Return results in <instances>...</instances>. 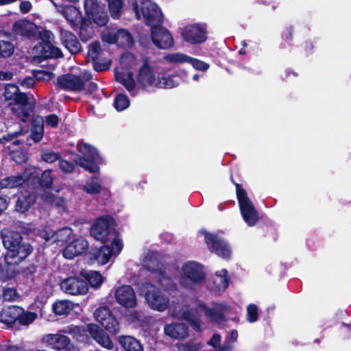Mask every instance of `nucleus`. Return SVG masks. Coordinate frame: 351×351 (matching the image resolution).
Segmentation results:
<instances>
[{"instance_id":"nucleus-49","label":"nucleus","mask_w":351,"mask_h":351,"mask_svg":"<svg viewBox=\"0 0 351 351\" xmlns=\"http://www.w3.org/2000/svg\"><path fill=\"white\" fill-rule=\"evenodd\" d=\"M101 51L100 43L97 41L91 43L88 47V56L93 60H96Z\"/></svg>"},{"instance_id":"nucleus-11","label":"nucleus","mask_w":351,"mask_h":351,"mask_svg":"<svg viewBox=\"0 0 351 351\" xmlns=\"http://www.w3.org/2000/svg\"><path fill=\"white\" fill-rule=\"evenodd\" d=\"M84 9L88 19L98 26H104L108 22L105 6L98 0H84Z\"/></svg>"},{"instance_id":"nucleus-63","label":"nucleus","mask_w":351,"mask_h":351,"mask_svg":"<svg viewBox=\"0 0 351 351\" xmlns=\"http://www.w3.org/2000/svg\"><path fill=\"white\" fill-rule=\"evenodd\" d=\"M19 134H21V132H15V133H12V134L4 136L3 138H0V144H5L6 142H9L12 140H14V138Z\"/></svg>"},{"instance_id":"nucleus-14","label":"nucleus","mask_w":351,"mask_h":351,"mask_svg":"<svg viewBox=\"0 0 351 351\" xmlns=\"http://www.w3.org/2000/svg\"><path fill=\"white\" fill-rule=\"evenodd\" d=\"M204 234H205V242L210 252L223 258H230L232 250L225 240L213 234L206 232H204Z\"/></svg>"},{"instance_id":"nucleus-33","label":"nucleus","mask_w":351,"mask_h":351,"mask_svg":"<svg viewBox=\"0 0 351 351\" xmlns=\"http://www.w3.org/2000/svg\"><path fill=\"white\" fill-rule=\"evenodd\" d=\"M21 312V308L10 306L0 312V322L7 326L14 324Z\"/></svg>"},{"instance_id":"nucleus-19","label":"nucleus","mask_w":351,"mask_h":351,"mask_svg":"<svg viewBox=\"0 0 351 351\" xmlns=\"http://www.w3.org/2000/svg\"><path fill=\"white\" fill-rule=\"evenodd\" d=\"M73 234V230L68 227L62 228L56 232L50 228H45L39 232V235L46 242L50 243H61L66 241Z\"/></svg>"},{"instance_id":"nucleus-10","label":"nucleus","mask_w":351,"mask_h":351,"mask_svg":"<svg viewBox=\"0 0 351 351\" xmlns=\"http://www.w3.org/2000/svg\"><path fill=\"white\" fill-rule=\"evenodd\" d=\"M143 265L148 269L153 271L152 277L156 279L165 291L170 293L177 291L178 286L176 283L167 274L166 271L158 267V263L156 258L152 260L151 258L146 257Z\"/></svg>"},{"instance_id":"nucleus-39","label":"nucleus","mask_w":351,"mask_h":351,"mask_svg":"<svg viewBox=\"0 0 351 351\" xmlns=\"http://www.w3.org/2000/svg\"><path fill=\"white\" fill-rule=\"evenodd\" d=\"M108 3V11L114 19H119L123 10L124 0H105Z\"/></svg>"},{"instance_id":"nucleus-5","label":"nucleus","mask_w":351,"mask_h":351,"mask_svg":"<svg viewBox=\"0 0 351 351\" xmlns=\"http://www.w3.org/2000/svg\"><path fill=\"white\" fill-rule=\"evenodd\" d=\"M205 278L203 267L197 262L184 263L180 269V285L187 289H193Z\"/></svg>"},{"instance_id":"nucleus-51","label":"nucleus","mask_w":351,"mask_h":351,"mask_svg":"<svg viewBox=\"0 0 351 351\" xmlns=\"http://www.w3.org/2000/svg\"><path fill=\"white\" fill-rule=\"evenodd\" d=\"M51 170H45L41 175L40 184L44 188H51L53 184V178L51 176Z\"/></svg>"},{"instance_id":"nucleus-50","label":"nucleus","mask_w":351,"mask_h":351,"mask_svg":"<svg viewBox=\"0 0 351 351\" xmlns=\"http://www.w3.org/2000/svg\"><path fill=\"white\" fill-rule=\"evenodd\" d=\"M14 52L13 45L8 41L0 40V55L3 57H8Z\"/></svg>"},{"instance_id":"nucleus-13","label":"nucleus","mask_w":351,"mask_h":351,"mask_svg":"<svg viewBox=\"0 0 351 351\" xmlns=\"http://www.w3.org/2000/svg\"><path fill=\"white\" fill-rule=\"evenodd\" d=\"M79 152L83 155L75 160V162L91 173L98 171V166L93 162L99 157L97 150L86 143L79 145Z\"/></svg>"},{"instance_id":"nucleus-9","label":"nucleus","mask_w":351,"mask_h":351,"mask_svg":"<svg viewBox=\"0 0 351 351\" xmlns=\"http://www.w3.org/2000/svg\"><path fill=\"white\" fill-rule=\"evenodd\" d=\"M112 219L109 217L99 218L90 229V234L96 240L106 242L119 237L112 228Z\"/></svg>"},{"instance_id":"nucleus-18","label":"nucleus","mask_w":351,"mask_h":351,"mask_svg":"<svg viewBox=\"0 0 351 351\" xmlns=\"http://www.w3.org/2000/svg\"><path fill=\"white\" fill-rule=\"evenodd\" d=\"M36 168L33 166L27 167L22 174L12 176L0 180V189H13L21 186L25 181L33 176Z\"/></svg>"},{"instance_id":"nucleus-34","label":"nucleus","mask_w":351,"mask_h":351,"mask_svg":"<svg viewBox=\"0 0 351 351\" xmlns=\"http://www.w3.org/2000/svg\"><path fill=\"white\" fill-rule=\"evenodd\" d=\"M115 78L117 81L122 84L132 95H135L137 93V90L135 88L136 84L133 79V75L131 72L117 71L115 73Z\"/></svg>"},{"instance_id":"nucleus-46","label":"nucleus","mask_w":351,"mask_h":351,"mask_svg":"<svg viewBox=\"0 0 351 351\" xmlns=\"http://www.w3.org/2000/svg\"><path fill=\"white\" fill-rule=\"evenodd\" d=\"M41 158L45 162L51 163L56 160L59 161L60 156L52 150L43 149L41 153Z\"/></svg>"},{"instance_id":"nucleus-3","label":"nucleus","mask_w":351,"mask_h":351,"mask_svg":"<svg viewBox=\"0 0 351 351\" xmlns=\"http://www.w3.org/2000/svg\"><path fill=\"white\" fill-rule=\"evenodd\" d=\"M137 82L143 88H171L179 84L178 77L176 76L158 75L151 65L145 61L141 66L137 75Z\"/></svg>"},{"instance_id":"nucleus-20","label":"nucleus","mask_w":351,"mask_h":351,"mask_svg":"<svg viewBox=\"0 0 351 351\" xmlns=\"http://www.w3.org/2000/svg\"><path fill=\"white\" fill-rule=\"evenodd\" d=\"M151 34L152 42L158 48L168 49L173 45L172 36L161 25L152 27Z\"/></svg>"},{"instance_id":"nucleus-62","label":"nucleus","mask_w":351,"mask_h":351,"mask_svg":"<svg viewBox=\"0 0 351 351\" xmlns=\"http://www.w3.org/2000/svg\"><path fill=\"white\" fill-rule=\"evenodd\" d=\"M19 8L21 12L27 13L32 9V3L28 1H23L20 3Z\"/></svg>"},{"instance_id":"nucleus-32","label":"nucleus","mask_w":351,"mask_h":351,"mask_svg":"<svg viewBox=\"0 0 351 351\" xmlns=\"http://www.w3.org/2000/svg\"><path fill=\"white\" fill-rule=\"evenodd\" d=\"M22 96L27 95L25 93H21L19 88L16 85L12 84L5 85L3 97L4 101L8 102L10 106L19 101V98L22 97Z\"/></svg>"},{"instance_id":"nucleus-22","label":"nucleus","mask_w":351,"mask_h":351,"mask_svg":"<svg viewBox=\"0 0 351 351\" xmlns=\"http://www.w3.org/2000/svg\"><path fill=\"white\" fill-rule=\"evenodd\" d=\"M61 289L69 294L83 295L88 291V285L85 280L77 278H68L60 283Z\"/></svg>"},{"instance_id":"nucleus-59","label":"nucleus","mask_w":351,"mask_h":351,"mask_svg":"<svg viewBox=\"0 0 351 351\" xmlns=\"http://www.w3.org/2000/svg\"><path fill=\"white\" fill-rule=\"evenodd\" d=\"M200 348L199 343H182L178 347L180 351H198Z\"/></svg>"},{"instance_id":"nucleus-55","label":"nucleus","mask_w":351,"mask_h":351,"mask_svg":"<svg viewBox=\"0 0 351 351\" xmlns=\"http://www.w3.org/2000/svg\"><path fill=\"white\" fill-rule=\"evenodd\" d=\"M247 320L249 322L253 323L258 319V308L254 304H251L247 306Z\"/></svg>"},{"instance_id":"nucleus-48","label":"nucleus","mask_w":351,"mask_h":351,"mask_svg":"<svg viewBox=\"0 0 351 351\" xmlns=\"http://www.w3.org/2000/svg\"><path fill=\"white\" fill-rule=\"evenodd\" d=\"M1 297L4 301L14 302L19 298V294L14 288L6 287L3 289Z\"/></svg>"},{"instance_id":"nucleus-6","label":"nucleus","mask_w":351,"mask_h":351,"mask_svg":"<svg viewBox=\"0 0 351 351\" xmlns=\"http://www.w3.org/2000/svg\"><path fill=\"white\" fill-rule=\"evenodd\" d=\"M133 9L136 18L138 19L143 18L145 23L151 27L162 23L163 19L160 10L156 4L149 0L141 1L140 7L135 3L133 5Z\"/></svg>"},{"instance_id":"nucleus-64","label":"nucleus","mask_w":351,"mask_h":351,"mask_svg":"<svg viewBox=\"0 0 351 351\" xmlns=\"http://www.w3.org/2000/svg\"><path fill=\"white\" fill-rule=\"evenodd\" d=\"M35 77L38 80H49L51 78V75L47 72L37 71Z\"/></svg>"},{"instance_id":"nucleus-41","label":"nucleus","mask_w":351,"mask_h":351,"mask_svg":"<svg viewBox=\"0 0 351 351\" xmlns=\"http://www.w3.org/2000/svg\"><path fill=\"white\" fill-rule=\"evenodd\" d=\"M63 332L71 335L79 341H85L87 339V330L82 327L70 326L65 328Z\"/></svg>"},{"instance_id":"nucleus-61","label":"nucleus","mask_w":351,"mask_h":351,"mask_svg":"<svg viewBox=\"0 0 351 351\" xmlns=\"http://www.w3.org/2000/svg\"><path fill=\"white\" fill-rule=\"evenodd\" d=\"M20 84L25 88H29L34 86L35 80L32 77H27L22 80Z\"/></svg>"},{"instance_id":"nucleus-30","label":"nucleus","mask_w":351,"mask_h":351,"mask_svg":"<svg viewBox=\"0 0 351 351\" xmlns=\"http://www.w3.org/2000/svg\"><path fill=\"white\" fill-rule=\"evenodd\" d=\"M165 334L172 339H184L189 336V328L180 322L167 324L164 328Z\"/></svg>"},{"instance_id":"nucleus-56","label":"nucleus","mask_w":351,"mask_h":351,"mask_svg":"<svg viewBox=\"0 0 351 351\" xmlns=\"http://www.w3.org/2000/svg\"><path fill=\"white\" fill-rule=\"evenodd\" d=\"M121 64L124 66H131L135 64V58L132 53H126L121 57Z\"/></svg>"},{"instance_id":"nucleus-31","label":"nucleus","mask_w":351,"mask_h":351,"mask_svg":"<svg viewBox=\"0 0 351 351\" xmlns=\"http://www.w3.org/2000/svg\"><path fill=\"white\" fill-rule=\"evenodd\" d=\"M60 36L62 44L71 53L75 54L81 51V45L72 32L60 29Z\"/></svg>"},{"instance_id":"nucleus-4","label":"nucleus","mask_w":351,"mask_h":351,"mask_svg":"<svg viewBox=\"0 0 351 351\" xmlns=\"http://www.w3.org/2000/svg\"><path fill=\"white\" fill-rule=\"evenodd\" d=\"M139 292L144 296L149 306L153 310L162 312L170 306L169 297L151 282H145L140 284Z\"/></svg>"},{"instance_id":"nucleus-45","label":"nucleus","mask_w":351,"mask_h":351,"mask_svg":"<svg viewBox=\"0 0 351 351\" xmlns=\"http://www.w3.org/2000/svg\"><path fill=\"white\" fill-rule=\"evenodd\" d=\"M37 315L35 313L32 312H24L23 309L21 308V312L19 313L17 320L21 325H29L35 320Z\"/></svg>"},{"instance_id":"nucleus-44","label":"nucleus","mask_w":351,"mask_h":351,"mask_svg":"<svg viewBox=\"0 0 351 351\" xmlns=\"http://www.w3.org/2000/svg\"><path fill=\"white\" fill-rule=\"evenodd\" d=\"M84 189L89 194H98L101 191V182L97 178H91L87 181Z\"/></svg>"},{"instance_id":"nucleus-21","label":"nucleus","mask_w":351,"mask_h":351,"mask_svg":"<svg viewBox=\"0 0 351 351\" xmlns=\"http://www.w3.org/2000/svg\"><path fill=\"white\" fill-rule=\"evenodd\" d=\"M116 301L125 308H134L137 302L134 289L129 285L119 287L114 293Z\"/></svg>"},{"instance_id":"nucleus-15","label":"nucleus","mask_w":351,"mask_h":351,"mask_svg":"<svg viewBox=\"0 0 351 351\" xmlns=\"http://www.w3.org/2000/svg\"><path fill=\"white\" fill-rule=\"evenodd\" d=\"M94 317L109 332L117 334L119 332V324L108 307L97 308L94 313Z\"/></svg>"},{"instance_id":"nucleus-36","label":"nucleus","mask_w":351,"mask_h":351,"mask_svg":"<svg viewBox=\"0 0 351 351\" xmlns=\"http://www.w3.org/2000/svg\"><path fill=\"white\" fill-rule=\"evenodd\" d=\"M226 269L217 271L213 278V289L215 292L223 291L228 286Z\"/></svg>"},{"instance_id":"nucleus-35","label":"nucleus","mask_w":351,"mask_h":351,"mask_svg":"<svg viewBox=\"0 0 351 351\" xmlns=\"http://www.w3.org/2000/svg\"><path fill=\"white\" fill-rule=\"evenodd\" d=\"M36 196L33 193L21 194L17 199L15 209L17 212L25 213L34 203Z\"/></svg>"},{"instance_id":"nucleus-60","label":"nucleus","mask_w":351,"mask_h":351,"mask_svg":"<svg viewBox=\"0 0 351 351\" xmlns=\"http://www.w3.org/2000/svg\"><path fill=\"white\" fill-rule=\"evenodd\" d=\"M45 122L47 125L56 128L58 125L59 119L56 114H52L46 117Z\"/></svg>"},{"instance_id":"nucleus-47","label":"nucleus","mask_w":351,"mask_h":351,"mask_svg":"<svg viewBox=\"0 0 351 351\" xmlns=\"http://www.w3.org/2000/svg\"><path fill=\"white\" fill-rule=\"evenodd\" d=\"M130 105L128 98L122 94L117 95L114 100V107L118 111L126 109Z\"/></svg>"},{"instance_id":"nucleus-40","label":"nucleus","mask_w":351,"mask_h":351,"mask_svg":"<svg viewBox=\"0 0 351 351\" xmlns=\"http://www.w3.org/2000/svg\"><path fill=\"white\" fill-rule=\"evenodd\" d=\"M73 308V304L68 300H60L53 304V311L58 315L69 314Z\"/></svg>"},{"instance_id":"nucleus-7","label":"nucleus","mask_w":351,"mask_h":351,"mask_svg":"<svg viewBox=\"0 0 351 351\" xmlns=\"http://www.w3.org/2000/svg\"><path fill=\"white\" fill-rule=\"evenodd\" d=\"M123 247L122 240L114 237L111 245H105L99 248L93 249L89 253L90 261H95L99 265H105L109 262L112 256H117Z\"/></svg>"},{"instance_id":"nucleus-8","label":"nucleus","mask_w":351,"mask_h":351,"mask_svg":"<svg viewBox=\"0 0 351 351\" xmlns=\"http://www.w3.org/2000/svg\"><path fill=\"white\" fill-rule=\"evenodd\" d=\"M236 187L237 199L243 219L248 226H253L258 220V212L247 197L246 191L238 184Z\"/></svg>"},{"instance_id":"nucleus-52","label":"nucleus","mask_w":351,"mask_h":351,"mask_svg":"<svg viewBox=\"0 0 351 351\" xmlns=\"http://www.w3.org/2000/svg\"><path fill=\"white\" fill-rule=\"evenodd\" d=\"M44 201L52 206H63L64 201L61 197H57L52 194H47L44 197Z\"/></svg>"},{"instance_id":"nucleus-12","label":"nucleus","mask_w":351,"mask_h":351,"mask_svg":"<svg viewBox=\"0 0 351 351\" xmlns=\"http://www.w3.org/2000/svg\"><path fill=\"white\" fill-rule=\"evenodd\" d=\"M91 79L88 72H83L80 76L64 75L57 79V86L62 90L79 92L85 89L86 82Z\"/></svg>"},{"instance_id":"nucleus-27","label":"nucleus","mask_w":351,"mask_h":351,"mask_svg":"<svg viewBox=\"0 0 351 351\" xmlns=\"http://www.w3.org/2000/svg\"><path fill=\"white\" fill-rule=\"evenodd\" d=\"M88 247V241L82 237H79L64 249L62 255L66 259H73L84 252Z\"/></svg>"},{"instance_id":"nucleus-28","label":"nucleus","mask_w":351,"mask_h":351,"mask_svg":"<svg viewBox=\"0 0 351 351\" xmlns=\"http://www.w3.org/2000/svg\"><path fill=\"white\" fill-rule=\"evenodd\" d=\"M57 11L62 14L64 18L73 27L77 25L82 21L81 12L77 8L72 5H62L53 3Z\"/></svg>"},{"instance_id":"nucleus-38","label":"nucleus","mask_w":351,"mask_h":351,"mask_svg":"<svg viewBox=\"0 0 351 351\" xmlns=\"http://www.w3.org/2000/svg\"><path fill=\"white\" fill-rule=\"evenodd\" d=\"M44 120L41 117H35L32 121L31 138L35 142H39L43 136Z\"/></svg>"},{"instance_id":"nucleus-42","label":"nucleus","mask_w":351,"mask_h":351,"mask_svg":"<svg viewBox=\"0 0 351 351\" xmlns=\"http://www.w3.org/2000/svg\"><path fill=\"white\" fill-rule=\"evenodd\" d=\"M165 60L170 63L182 64L189 62L190 56L182 53H172L165 56Z\"/></svg>"},{"instance_id":"nucleus-43","label":"nucleus","mask_w":351,"mask_h":351,"mask_svg":"<svg viewBox=\"0 0 351 351\" xmlns=\"http://www.w3.org/2000/svg\"><path fill=\"white\" fill-rule=\"evenodd\" d=\"M83 275L92 287H98L101 285L103 282V278L101 275L97 271H90L85 272Z\"/></svg>"},{"instance_id":"nucleus-2","label":"nucleus","mask_w":351,"mask_h":351,"mask_svg":"<svg viewBox=\"0 0 351 351\" xmlns=\"http://www.w3.org/2000/svg\"><path fill=\"white\" fill-rule=\"evenodd\" d=\"M226 308L227 306L222 304H217L213 308H208L202 302H198L197 307L183 311L180 317L187 321L195 330L200 331L202 330L200 312H204L210 321L220 322L223 317V312Z\"/></svg>"},{"instance_id":"nucleus-1","label":"nucleus","mask_w":351,"mask_h":351,"mask_svg":"<svg viewBox=\"0 0 351 351\" xmlns=\"http://www.w3.org/2000/svg\"><path fill=\"white\" fill-rule=\"evenodd\" d=\"M1 237L3 245L8 250L5 256V261L8 265H18L31 254V245L22 241L19 232L4 229L1 231Z\"/></svg>"},{"instance_id":"nucleus-54","label":"nucleus","mask_w":351,"mask_h":351,"mask_svg":"<svg viewBox=\"0 0 351 351\" xmlns=\"http://www.w3.org/2000/svg\"><path fill=\"white\" fill-rule=\"evenodd\" d=\"M188 63L191 64L196 70L202 71H205L209 68V65L207 63L191 57H190Z\"/></svg>"},{"instance_id":"nucleus-17","label":"nucleus","mask_w":351,"mask_h":351,"mask_svg":"<svg viewBox=\"0 0 351 351\" xmlns=\"http://www.w3.org/2000/svg\"><path fill=\"white\" fill-rule=\"evenodd\" d=\"M43 341L53 349L79 351V349L71 343L69 338L60 332L45 335Z\"/></svg>"},{"instance_id":"nucleus-58","label":"nucleus","mask_w":351,"mask_h":351,"mask_svg":"<svg viewBox=\"0 0 351 351\" xmlns=\"http://www.w3.org/2000/svg\"><path fill=\"white\" fill-rule=\"evenodd\" d=\"M12 158L17 163H23L27 160V154L22 151H16L12 153Z\"/></svg>"},{"instance_id":"nucleus-26","label":"nucleus","mask_w":351,"mask_h":351,"mask_svg":"<svg viewBox=\"0 0 351 351\" xmlns=\"http://www.w3.org/2000/svg\"><path fill=\"white\" fill-rule=\"evenodd\" d=\"M33 53L38 58H60L62 56L61 50L48 42H42L33 48Z\"/></svg>"},{"instance_id":"nucleus-16","label":"nucleus","mask_w":351,"mask_h":351,"mask_svg":"<svg viewBox=\"0 0 351 351\" xmlns=\"http://www.w3.org/2000/svg\"><path fill=\"white\" fill-rule=\"evenodd\" d=\"M183 39L191 44H199L206 40V29L204 25L192 24L182 29Z\"/></svg>"},{"instance_id":"nucleus-25","label":"nucleus","mask_w":351,"mask_h":351,"mask_svg":"<svg viewBox=\"0 0 351 351\" xmlns=\"http://www.w3.org/2000/svg\"><path fill=\"white\" fill-rule=\"evenodd\" d=\"M10 108L13 115L23 122H26L33 112L34 105L29 101L27 96H22L19 101L10 106Z\"/></svg>"},{"instance_id":"nucleus-37","label":"nucleus","mask_w":351,"mask_h":351,"mask_svg":"<svg viewBox=\"0 0 351 351\" xmlns=\"http://www.w3.org/2000/svg\"><path fill=\"white\" fill-rule=\"evenodd\" d=\"M119 342L125 351H143L140 341L131 336H122Z\"/></svg>"},{"instance_id":"nucleus-29","label":"nucleus","mask_w":351,"mask_h":351,"mask_svg":"<svg viewBox=\"0 0 351 351\" xmlns=\"http://www.w3.org/2000/svg\"><path fill=\"white\" fill-rule=\"evenodd\" d=\"M88 332L101 346L108 350L113 348V343L109 336L97 325L90 324L88 325Z\"/></svg>"},{"instance_id":"nucleus-53","label":"nucleus","mask_w":351,"mask_h":351,"mask_svg":"<svg viewBox=\"0 0 351 351\" xmlns=\"http://www.w3.org/2000/svg\"><path fill=\"white\" fill-rule=\"evenodd\" d=\"M93 61V66L94 69L98 72L104 71H106V70L109 69L110 64H111V62L108 60H106L104 61H99V60H97V59H96Z\"/></svg>"},{"instance_id":"nucleus-23","label":"nucleus","mask_w":351,"mask_h":351,"mask_svg":"<svg viewBox=\"0 0 351 351\" xmlns=\"http://www.w3.org/2000/svg\"><path fill=\"white\" fill-rule=\"evenodd\" d=\"M102 40L110 44H117L122 47H130L133 43L130 34L125 29L116 32H108L103 35Z\"/></svg>"},{"instance_id":"nucleus-24","label":"nucleus","mask_w":351,"mask_h":351,"mask_svg":"<svg viewBox=\"0 0 351 351\" xmlns=\"http://www.w3.org/2000/svg\"><path fill=\"white\" fill-rule=\"evenodd\" d=\"M37 26L29 20L21 19L16 21L12 27V33L25 38L35 37L37 34Z\"/></svg>"},{"instance_id":"nucleus-57","label":"nucleus","mask_w":351,"mask_h":351,"mask_svg":"<svg viewBox=\"0 0 351 351\" xmlns=\"http://www.w3.org/2000/svg\"><path fill=\"white\" fill-rule=\"evenodd\" d=\"M60 169L64 173H71L74 170V165L72 162L60 159L58 161Z\"/></svg>"}]
</instances>
